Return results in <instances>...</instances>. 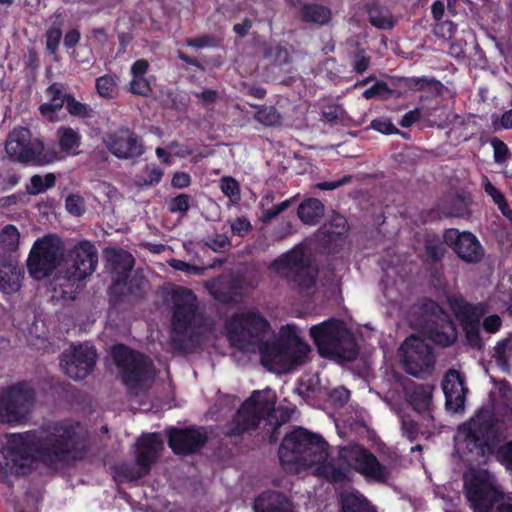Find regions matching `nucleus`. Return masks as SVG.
Instances as JSON below:
<instances>
[{"mask_svg":"<svg viewBox=\"0 0 512 512\" xmlns=\"http://www.w3.org/2000/svg\"><path fill=\"white\" fill-rule=\"evenodd\" d=\"M300 17L306 22L325 24L331 18V11L325 6L318 4H305L301 7Z\"/></svg>","mask_w":512,"mask_h":512,"instance_id":"30","label":"nucleus"},{"mask_svg":"<svg viewBox=\"0 0 512 512\" xmlns=\"http://www.w3.org/2000/svg\"><path fill=\"white\" fill-rule=\"evenodd\" d=\"M169 265L176 270L183 271L190 275H200L203 272L202 268L191 265L189 263H186V262H184L182 260H178V259L170 260Z\"/></svg>","mask_w":512,"mask_h":512,"instance_id":"46","label":"nucleus"},{"mask_svg":"<svg viewBox=\"0 0 512 512\" xmlns=\"http://www.w3.org/2000/svg\"><path fill=\"white\" fill-rule=\"evenodd\" d=\"M75 437L70 423L54 424L37 433L13 434L0 450V474L25 473L34 459L49 464L64 460L76 445Z\"/></svg>","mask_w":512,"mask_h":512,"instance_id":"3","label":"nucleus"},{"mask_svg":"<svg viewBox=\"0 0 512 512\" xmlns=\"http://www.w3.org/2000/svg\"><path fill=\"white\" fill-rule=\"evenodd\" d=\"M495 130L512 129V109L505 112L501 118H496L492 122Z\"/></svg>","mask_w":512,"mask_h":512,"instance_id":"51","label":"nucleus"},{"mask_svg":"<svg viewBox=\"0 0 512 512\" xmlns=\"http://www.w3.org/2000/svg\"><path fill=\"white\" fill-rule=\"evenodd\" d=\"M402 429L410 440H413L418 433L417 424L413 420L402 419Z\"/></svg>","mask_w":512,"mask_h":512,"instance_id":"57","label":"nucleus"},{"mask_svg":"<svg viewBox=\"0 0 512 512\" xmlns=\"http://www.w3.org/2000/svg\"><path fill=\"white\" fill-rule=\"evenodd\" d=\"M111 356L123 383L135 394L146 388L155 376L151 362L124 345L113 347Z\"/></svg>","mask_w":512,"mask_h":512,"instance_id":"9","label":"nucleus"},{"mask_svg":"<svg viewBox=\"0 0 512 512\" xmlns=\"http://www.w3.org/2000/svg\"><path fill=\"white\" fill-rule=\"evenodd\" d=\"M310 335L324 357L351 361L357 346L351 331L338 320H328L310 328Z\"/></svg>","mask_w":512,"mask_h":512,"instance_id":"5","label":"nucleus"},{"mask_svg":"<svg viewBox=\"0 0 512 512\" xmlns=\"http://www.w3.org/2000/svg\"><path fill=\"white\" fill-rule=\"evenodd\" d=\"M433 387L430 385L421 386L411 394L410 402L418 412L429 411L431 406Z\"/></svg>","mask_w":512,"mask_h":512,"instance_id":"33","label":"nucleus"},{"mask_svg":"<svg viewBox=\"0 0 512 512\" xmlns=\"http://www.w3.org/2000/svg\"><path fill=\"white\" fill-rule=\"evenodd\" d=\"M206 435L201 429H171L169 446L175 453L188 454L199 449L205 442Z\"/></svg>","mask_w":512,"mask_h":512,"instance_id":"20","label":"nucleus"},{"mask_svg":"<svg viewBox=\"0 0 512 512\" xmlns=\"http://www.w3.org/2000/svg\"><path fill=\"white\" fill-rule=\"evenodd\" d=\"M190 175L184 172H177L172 178V185L176 188H185L190 185Z\"/></svg>","mask_w":512,"mask_h":512,"instance_id":"55","label":"nucleus"},{"mask_svg":"<svg viewBox=\"0 0 512 512\" xmlns=\"http://www.w3.org/2000/svg\"><path fill=\"white\" fill-rule=\"evenodd\" d=\"M34 404V392L18 385L0 395V422L15 424L26 418Z\"/></svg>","mask_w":512,"mask_h":512,"instance_id":"12","label":"nucleus"},{"mask_svg":"<svg viewBox=\"0 0 512 512\" xmlns=\"http://www.w3.org/2000/svg\"><path fill=\"white\" fill-rule=\"evenodd\" d=\"M502 324L501 318L498 315H490L483 321V328L486 332L495 333L498 331Z\"/></svg>","mask_w":512,"mask_h":512,"instance_id":"52","label":"nucleus"},{"mask_svg":"<svg viewBox=\"0 0 512 512\" xmlns=\"http://www.w3.org/2000/svg\"><path fill=\"white\" fill-rule=\"evenodd\" d=\"M96 90L100 97L112 99L117 95L118 84L117 78L112 75H103L96 79Z\"/></svg>","mask_w":512,"mask_h":512,"instance_id":"35","label":"nucleus"},{"mask_svg":"<svg viewBox=\"0 0 512 512\" xmlns=\"http://www.w3.org/2000/svg\"><path fill=\"white\" fill-rule=\"evenodd\" d=\"M56 177L53 173H47L45 176L34 175L31 177L26 190L31 195L43 193L48 188L54 186Z\"/></svg>","mask_w":512,"mask_h":512,"instance_id":"36","label":"nucleus"},{"mask_svg":"<svg viewBox=\"0 0 512 512\" xmlns=\"http://www.w3.org/2000/svg\"><path fill=\"white\" fill-rule=\"evenodd\" d=\"M105 255L107 261L117 274L115 277L116 282L124 280L134 264L132 255L129 252L118 248L106 249Z\"/></svg>","mask_w":512,"mask_h":512,"instance_id":"25","label":"nucleus"},{"mask_svg":"<svg viewBox=\"0 0 512 512\" xmlns=\"http://www.w3.org/2000/svg\"><path fill=\"white\" fill-rule=\"evenodd\" d=\"M163 448V442L159 435L153 433L143 436L138 440L136 449L137 464L135 469L122 468L119 477L123 480H136L149 471V465L157 453Z\"/></svg>","mask_w":512,"mask_h":512,"instance_id":"15","label":"nucleus"},{"mask_svg":"<svg viewBox=\"0 0 512 512\" xmlns=\"http://www.w3.org/2000/svg\"><path fill=\"white\" fill-rule=\"evenodd\" d=\"M343 512H374L368 501L355 490H347L341 495Z\"/></svg>","mask_w":512,"mask_h":512,"instance_id":"28","label":"nucleus"},{"mask_svg":"<svg viewBox=\"0 0 512 512\" xmlns=\"http://www.w3.org/2000/svg\"><path fill=\"white\" fill-rule=\"evenodd\" d=\"M169 209L172 212L185 213L189 209V196L181 194L171 200Z\"/></svg>","mask_w":512,"mask_h":512,"instance_id":"48","label":"nucleus"},{"mask_svg":"<svg viewBox=\"0 0 512 512\" xmlns=\"http://www.w3.org/2000/svg\"><path fill=\"white\" fill-rule=\"evenodd\" d=\"M80 40V32L76 29L68 31L64 37V45L67 48L74 47Z\"/></svg>","mask_w":512,"mask_h":512,"instance_id":"60","label":"nucleus"},{"mask_svg":"<svg viewBox=\"0 0 512 512\" xmlns=\"http://www.w3.org/2000/svg\"><path fill=\"white\" fill-rule=\"evenodd\" d=\"M483 187L485 192L492 198L494 203L498 206L501 213L511 219L512 210L509 208L504 195L488 180L487 177L483 178Z\"/></svg>","mask_w":512,"mask_h":512,"instance_id":"34","label":"nucleus"},{"mask_svg":"<svg viewBox=\"0 0 512 512\" xmlns=\"http://www.w3.org/2000/svg\"><path fill=\"white\" fill-rule=\"evenodd\" d=\"M323 212V205L317 199H309L298 208V216L306 224L316 223L322 217Z\"/></svg>","mask_w":512,"mask_h":512,"instance_id":"32","label":"nucleus"},{"mask_svg":"<svg viewBox=\"0 0 512 512\" xmlns=\"http://www.w3.org/2000/svg\"><path fill=\"white\" fill-rule=\"evenodd\" d=\"M350 180H351L350 176H344L343 178H341L338 181L319 183V184H317V188L322 189V190H334V189H337L338 187L348 183Z\"/></svg>","mask_w":512,"mask_h":512,"instance_id":"58","label":"nucleus"},{"mask_svg":"<svg viewBox=\"0 0 512 512\" xmlns=\"http://www.w3.org/2000/svg\"><path fill=\"white\" fill-rule=\"evenodd\" d=\"M255 512H295L292 503L277 491H266L254 502Z\"/></svg>","mask_w":512,"mask_h":512,"instance_id":"24","label":"nucleus"},{"mask_svg":"<svg viewBox=\"0 0 512 512\" xmlns=\"http://www.w3.org/2000/svg\"><path fill=\"white\" fill-rule=\"evenodd\" d=\"M96 193L99 197L103 196L108 201L115 200L118 196L117 189L107 182H101L96 187Z\"/></svg>","mask_w":512,"mask_h":512,"instance_id":"47","label":"nucleus"},{"mask_svg":"<svg viewBox=\"0 0 512 512\" xmlns=\"http://www.w3.org/2000/svg\"><path fill=\"white\" fill-rule=\"evenodd\" d=\"M271 269L283 276L293 274V281L301 290H309L315 283V269L306 265L303 254L299 250L292 251L279 257L271 266Z\"/></svg>","mask_w":512,"mask_h":512,"instance_id":"14","label":"nucleus"},{"mask_svg":"<svg viewBox=\"0 0 512 512\" xmlns=\"http://www.w3.org/2000/svg\"><path fill=\"white\" fill-rule=\"evenodd\" d=\"M172 332L174 341H181V335H192L195 319L196 297L192 291L177 288L173 293Z\"/></svg>","mask_w":512,"mask_h":512,"instance_id":"13","label":"nucleus"},{"mask_svg":"<svg viewBox=\"0 0 512 512\" xmlns=\"http://www.w3.org/2000/svg\"><path fill=\"white\" fill-rule=\"evenodd\" d=\"M491 145L494 151L495 162L499 164L504 163L510 155L506 144L499 139H493Z\"/></svg>","mask_w":512,"mask_h":512,"instance_id":"44","label":"nucleus"},{"mask_svg":"<svg viewBox=\"0 0 512 512\" xmlns=\"http://www.w3.org/2000/svg\"><path fill=\"white\" fill-rule=\"evenodd\" d=\"M349 395H350V393H349V391L346 388L339 387V388H336V389L333 390V392L331 394V398L334 401L343 403V402H346L349 399Z\"/></svg>","mask_w":512,"mask_h":512,"instance_id":"64","label":"nucleus"},{"mask_svg":"<svg viewBox=\"0 0 512 512\" xmlns=\"http://www.w3.org/2000/svg\"><path fill=\"white\" fill-rule=\"evenodd\" d=\"M24 279V271L18 263L9 259L0 266V291L5 294H14L19 291Z\"/></svg>","mask_w":512,"mask_h":512,"instance_id":"23","label":"nucleus"},{"mask_svg":"<svg viewBox=\"0 0 512 512\" xmlns=\"http://www.w3.org/2000/svg\"><path fill=\"white\" fill-rule=\"evenodd\" d=\"M207 244L214 251H221V250H225L230 245V242L226 236L218 235V236L210 239Z\"/></svg>","mask_w":512,"mask_h":512,"instance_id":"54","label":"nucleus"},{"mask_svg":"<svg viewBox=\"0 0 512 512\" xmlns=\"http://www.w3.org/2000/svg\"><path fill=\"white\" fill-rule=\"evenodd\" d=\"M20 232L14 225H6L0 232V263L6 254L15 252L19 246Z\"/></svg>","mask_w":512,"mask_h":512,"instance_id":"27","label":"nucleus"},{"mask_svg":"<svg viewBox=\"0 0 512 512\" xmlns=\"http://www.w3.org/2000/svg\"><path fill=\"white\" fill-rule=\"evenodd\" d=\"M498 432L491 410L482 408L469 422L458 428L455 435L456 449L461 453L467 450L477 451L482 455L489 454L498 438Z\"/></svg>","mask_w":512,"mask_h":512,"instance_id":"6","label":"nucleus"},{"mask_svg":"<svg viewBox=\"0 0 512 512\" xmlns=\"http://www.w3.org/2000/svg\"><path fill=\"white\" fill-rule=\"evenodd\" d=\"M61 37L62 32L57 27H52L46 32V47L52 54L56 52Z\"/></svg>","mask_w":512,"mask_h":512,"instance_id":"45","label":"nucleus"},{"mask_svg":"<svg viewBox=\"0 0 512 512\" xmlns=\"http://www.w3.org/2000/svg\"><path fill=\"white\" fill-rule=\"evenodd\" d=\"M275 403L276 394L271 389L254 392L239 409L226 433L228 435L241 434L256 427L263 419L268 420L270 424H278L277 411L274 409Z\"/></svg>","mask_w":512,"mask_h":512,"instance_id":"7","label":"nucleus"},{"mask_svg":"<svg viewBox=\"0 0 512 512\" xmlns=\"http://www.w3.org/2000/svg\"><path fill=\"white\" fill-rule=\"evenodd\" d=\"M442 388L447 408L454 412L460 411L464 406L466 390L459 372L450 370L443 380Z\"/></svg>","mask_w":512,"mask_h":512,"instance_id":"22","label":"nucleus"},{"mask_svg":"<svg viewBox=\"0 0 512 512\" xmlns=\"http://www.w3.org/2000/svg\"><path fill=\"white\" fill-rule=\"evenodd\" d=\"M399 355L406 372L415 377H425L434 368L431 349L419 336L408 337L401 345Z\"/></svg>","mask_w":512,"mask_h":512,"instance_id":"11","label":"nucleus"},{"mask_svg":"<svg viewBox=\"0 0 512 512\" xmlns=\"http://www.w3.org/2000/svg\"><path fill=\"white\" fill-rule=\"evenodd\" d=\"M73 271L69 275L72 281H80L92 275L98 263L96 247L89 241H82L70 252Z\"/></svg>","mask_w":512,"mask_h":512,"instance_id":"18","label":"nucleus"},{"mask_svg":"<svg viewBox=\"0 0 512 512\" xmlns=\"http://www.w3.org/2000/svg\"><path fill=\"white\" fill-rule=\"evenodd\" d=\"M65 207L68 213L73 216H81L85 212V203L83 197L77 194L68 195L65 200Z\"/></svg>","mask_w":512,"mask_h":512,"instance_id":"39","label":"nucleus"},{"mask_svg":"<svg viewBox=\"0 0 512 512\" xmlns=\"http://www.w3.org/2000/svg\"><path fill=\"white\" fill-rule=\"evenodd\" d=\"M342 112L343 110L339 106H329L326 110L323 111V116L328 121H334L342 115Z\"/></svg>","mask_w":512,"mask_h":512,"instance_id":"62","label":"nucleus"},{"mask_svg":"<svg viewBox=\"0 0 512 512\" xmlns=\"http://www.w3.org/2000/svg\"><path fill=\"white\" fill-rule=\"evenodd\" d=\"M279 458L289 472L298 473L302 468L309 467L313 468L315 474L331 482L347 479L350 469L375 482L386 481L390 474L373 454L356 444L340 448L339 467L336 468L328 461L325 440L303 428L293 430L283 439Z\"/></svg>","mask_w":512,"mask_h":512,"instance_id":"1","label":"nucleus"},{"mask_svg":"<svg viewBox=\"0 0 512 512\" xmlns=\"http://www.w3.org/2000/svg\"><path fill=\"white\" fill-rule=\"evenodd\" d=\"M420 118V113L418 110H413L407 112L401 119V126L410 127L413 123H415Z\"/></svg>","mask_w":512,"mask_h":512,"instance_id":"63","label":"nucleus"},{"mask_svg":"<svg viewBox=\"0 0 512 512\" xmlns=\"http://www.w3.org/2000/svg\"><path fill=\"white\" fill-rule=\"evenodd\" d=\"M5 150L10 159L24 164L46 165L62 159L58 152L46 149L41 140L33 139L30 131L23 127L9 133Z\"/></svg>","mask_w":512,"mask_h":512,"instance_id":"8","label":"nucleus"},{"mask_svg":"<svg viewBox=\"0 0 512 512\" xmlns=\"http://www.w3.org/2000/svg\"><path fill=\"white\" fill-rule=\"evenodd\" d=\"M65 103L67 111L73 116L85 117L89 113L88 107L76 101L73 97H67Z\"/></svg>","mask_w":512,"mask_h":512,"instance_id":"43","label":"nucleus"},{"mask_svg":"<svg viewBox=\"0 0 512 512\" xmlns=\"http://www.w3.org/2000/svg\"><path fill=\"white\" fill-rule=\"evenodd\" d=\"M510 342L505 341L501 344H499L496 348L495 358L497 363L505 369L508 366V359L505 355L506 349L509 347Z\"/></svg>","mask_w":512,"mask_h":512,"instance_id":"53","label":"nucleus"},{"mask_svg":"<svg viewBox=\"0 0 512 512\" xmlns=\"http://www.w3.org/2000/svg\"><path fill=\"white\" fill-rule=\"evenodd\" d=\"M467 311L470 315L463 322V328L466 333L467 341L472 346H480V313L476 308L468 307Z\"/></svg>","mask_w":512,"mask_h":512,"instance_id":"31","label":"nucleus"},{"mask_svg":"<svg viewBox=\"0 0 512 512\" xmlns=\"http://www.w3.org/2000/svg\"><path fill=\"white\" fill-rule=\"evenodd\" d=\"M444 241L466 263H477L484 256L480 241L471 232L447 229L444 233Z\"/></svg>","mask_w":512,"mask_h":512,"instance_id":"17","label":"nucleus"},{"mask_svg":"<svg viewBox=\"0 0 512 512\" xmlns=\"http://www.w3.org/2000/svg\"><path fill=\"white\" fill-rule=\"evenodd\" d=\"M62 255L61 240L55 235L39 238L33 244L27 260V268L31 277L43 279L57 267Z\"/></svg>","mask_w":512,"mask_h":512,"instance_id":"10","label":"nucleus"},{"mask_svg":"<svg viewBox=\"0 0 512 512\" xmlns=\"http://www.w3.org/2000/svg\"><path fill=\"white\" fill-rule=\"evenodd\" d=\"M369 15L371 24L378 28L387 29L391 28L394 24V21L389 13L382 14L377 10H371Z\"/></svg>","mask_w":512,"mask_h":512,"instance_id":"41","label":"nucleus"},{"mask_svg":"<svg viewBox=\"0 0 512 512\" xmlns=\"http://www.w3.org/2000/svg\"><path fill=\"white\" fill-rule=\"evenodd\" d=\"M151 90L149 81L144 76L132 75L130 91L134 94L146 96Z\"/></svg>","mask_w":512,"mask_h":512,"instance_id":"40","label":"nucleus"},{"mask_svg":"<svg viewBox=\"0 0 512 512\" xmlns=\"http://www.w3.org/2000/svg\"><path fill=\"white\" fill-rule=\"evenodd\" d=\"M386 90H387L386 85L384 83L378 82V83L374 84L372 87H370L369 89H366L363 93V96L366 99H370L377 95L382 94Z\"/></svg>","mask_w":512,"mask_h":512,"instance_id":"59","label":"nucleus"},{"mask_svg":"<svg viewBox=\"0 0 512 512\" xmlns=\"http://www.w3.org/2000/svg\"><path fill=\"white\" fill-rule=\"evenodd\" d=\"M464 479L466 496L474 512H512V497L502 495L488 471L471 469Z\"/></svg>","mask_w":512,"mask_h":512,"instance_id":"4","label":"nucleus"},{"mask_svg":"<svg viewBox=\"0 0 512 512\" xmlns=\"http://www.w3.org/2000/svg\"><path fill=\"white\" fill-rule=\"evenodd\" d=\"M219 186L221 191L226 195L234 204L240 200V187L239 183L232 177H223L220 179Z\"/></svg>","mask_w":512,"mask_h":512,"instance_id":"37","label":"nucleus"},{"mask_svg":"<svg viewBox=\"0 0 512 512\" xmlns=\"http://www.w3.org/2000/svg\"><path fill=\"white\" fill-rule=\"evenodd\" d=\"M428 306L437 316V320L435 322L429 320L425 326L424 333L429 339L439 345H451L457 337L455 325L447 319L434 302H429Z\"/></svg>","mask_w":512,"mask_h":512,"instance_id":"19","label":"nucleus"},{"mask_svg":"<svg viewBox=\"0 0 512 512\" xmlns=\"http://www.w3.org/2000/svg\"><path fill=\"white\" fill-rule=\"evenodd\" d=\"M168 149L171 151L172 155H175L177 157H186L191 154V150L184 145L179 144L178 142H171L168 145Z\"/></svg>","mask_w":512,"mask_h":512,"instance_id":"56","label":"nucleus"},{"mask_svg":"<svg viewBox=\"0 0 512 512\" xmlns=\"http://www.w3.org/2000/svg\"><path fill=\"white\" fill-rule=\"evenodd\" d=\"M57 135L60 150L65 155H75L78 153V148L81 144V136L76 130L70 127H61L58 129Z\"/></svg>","mask_w":512,"mask_h":512,"instance_id":"29","label":"nucleus"},{"mask_svg":"<svg viewBox=\"0 0 512 512\" xmlns=\"http://www.w3.org/2000/svg\"><path fill=\"white\" fill-rule=\"evenodd\" d=\"M226 329L233 346L247 351L259 347L262 364L274 373H285L303 364L310 352L309 345L299 338L293 326L286 328L285 339L263 343L270 334V327L263 317L255 313L236 315L228 321Z\"/></svg>","mask_w":512,"mask_h":512,"instance_id":"2","label":"nucleus"},{"mask_svg":"<svg viewBox=\"0 0 512 512\" xmlns=\"http://www.w3.org/2000/svg\"><path fill=\"white\" fill-rule=\"evenodd\" d=\"M108 149L118 158H132L143 153L138 139L129 131H121L106 139Z\"/></svg>","mask_w":512,"mask_h":512,"instance_id":"21","label":"nucleus"},{"mask_svg":"<svg viewBox=\"0 0 512 512\" xmlns=\"http://www.w3.org/2000/svg\"><path fill=\"white\" fill-rule=\"evenodd\" d=\"M496 459L502 463L506 469L512 470V442L506 443L497 449Z\"/></svg>","mask_w":512,"mask_h":512,"instance_id":"42","label":"nucleus"},{"mask_svg":"<svg viewBox=\"0 0 512 512\" xmlns=\"http://www.w3.org/2000/svg\"><path fill=\"white\" fill-rule=\"evenodd\" d=\"M251 229L250 222L245 218H238L231 223V230L234 234L245 236Z\"/></svg>","mask_w":512,"mask_h":512,"instance_id":"50","label":"nucleus"},{"mask_svg":"<svg viewBox=\"0 0 512 512\" xmlns=\"http://www.w3.org/2000/svg\"><path fill=\"white\" fill-rule=\"evenodd\" d=\"M255 118L262 124L266 126H273L279 123L280 121V115L277 112V110L270 106V107H264L259 109L256 114Z\"/></svg>","mask_w":512,"mask_h":512,"instance_id":"38","label":"nucleus"},{"mask_svg":"<svg viewBox=\"0 0 512 512\" xmlns=\"http://www.w3.org/2000/svg\"><path fill=\"white\" fill-rule=\"evenodd\" d=\"M46 93L50 100L40 106V112L49 121L56 122L58 121L57 113L65 104L64 96L56 84L51 85Z\"/></svg>","mask_w":512,"mask_h":512,"instance_id":"26","label":"nucleus"},{"mask_svg":"<svg viewBox=\"0 0 512 512\" xmlns=\"http://www.w3.org/2000/svg\"><path fill=\"white\" fill-rule=\"evenodd\" d=\"M95 359L96 352L92 346L80 345L64 352L61 367L70 378L79 380L92 372Z\"/></svg>","mask_w":512,"mask_h":512,"instance_id":"16","label":"nucleus"},{"mask_svg":"<svg viewBox=\"0 0 512 512\" xmlns=\"http://www.w3.org/2000/svg\"><path fill=\"white\" fill-rule=\"evenodd\" d=\"M371 127L374 130L387 135L398 132L397 128L389 120L386 119L373 120Z\"/></svg>","mask_w":512,"mask_h":512,"instance_id":"49","label":"nucleus"},{"mask_svg":"<svg viewBox=\"0 0 512 512\" xmlns=\"http://www.w3.org/2000/svg\"><path fill=\"white\" fill-rule=\"evenodd\" d=\"M149 64L146 60H137L131 67V74L144 76L148 70Z\"/></svg>","mask_w":512,"mask_h":512,"instance_id":"61","label":"nucleus"}]
</instances>
